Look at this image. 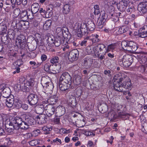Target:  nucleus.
Listing matches in <instances>:
<instances>
[{
  "instance_id": "4c0bfd02",
  "label": "nucleus",
  "mask_w": 147,
  "mask_h": 147,
  "mask_svg": "<svg viewBox=\"0 0 147 147\" xmlns=\"http://www.w3.org/2000/svg\"><path fill=\"white\" fill-rule=\"evenodd\" d=\"M46 86L47 87L45 88H43L47 92L52 91L54 88L53 84L52 82H49V83H48L47 84H46Z\"/></svg>"
},
{
  "instance_id": "f257e3e1",
  "label": "nucleus",
  "mask_w": 147,
  "mask_h": 147,
  "mask_svg": "<svg viewBox=\"0 0 147 147\" xmlns=\"http://www.w3.org/2000/svg\"><path fill=\"white\" fill-rule=\"evenodd\" d=\"M12 119L15 129H18L19 127L23 129H27L30 125H33L35 123L33 117L28 115H24L22 118L16 117Z\"/></svg>"
},
{
  "instance_id": "bb28decb",
  "label": "nucleus",
  "mask_w": 147,
  "mask_h": 147,
  "mask_svg": "<svg viewBox=\"0 0 147 147\" xmlns=\"http://www.w3.org/2000/svg\"><path fill=\"white\" fill-rule=\"evenodd\" d=\"M90 37L92 38L90 40L93 43H95L100 41L98 35L96 34H92Z\"/></svg>"
},
{
  "instance_id": "473e14b6",
  "label": "nucleus",
  "mask_w": 147,
  "mask_h": 147,
  "mask_svg": "<svg viewBox=\"0 0 147 147\" xmlns=\"http://www.w3.org/2000/svg\"><path fill=\"white\" fill-rule=\"evenodd\" d=\"M9 1H11L13 8L15 7L16 5H20L22 2V0H8Z\"/></svg>"
},
{
  "instance_id": "13d9d810",
  "label": "nucleus",
  "mask_w": 147,
  "mask_h": 147,
  "mask_svg": "<svg viewBox=\"0 0 147 147\" xmlns=\"http://www.w3.org/2000/svg\"><path fill=\"white\" fill-rule=\"evenodd\" d=\"M81 81V78L80 76H77L75 79L74 80V82H76L77 83L76 84L78 85L80 83Z\"/></svg>"
},
{
  "instance_id": "680f3d73",
  "label": "nucleus",
  "mask_w": 147,
  "mask_h": 147,
  "mask_svg": "<svg viewBox=\"0 0 147 147\" xmlns=\"http://www.w3.org/2000/svg\"><path fill=\"white\" fill-rule=\"evenodd\" d=\"M23 83L25 86L28 87V89L30 86H32L33 85V83L30 81H27L26 83Z\"/></svg>"
},
{
  "instance_id": "09e8293b",
  "label": "nucleus",
  "mask_w": 147,
  "mask_h": 147,
  "mask_svg": "<svg viewBox=\"0 0 147 147\" xmlns=\"http://www.w3.org/2000/svg\"><path fill=\"white\" fill-rule=\"evenodd\" d=\"M52 65L46 63L44 65V69L47 72H51V71L50 68H51V66Z\"/></svg>"
},
{
  "instance_id": "a18cd8bd",
  "label": "nucleus",
  "mask_w": 147,
  "mask_h": 147,
  "mask_svg": "<svg viewBox=\"0 0 147 147\" xmlns=\"http://www.w3.org/2000/svg\"><path fill=\"white\" fill-rule=\"evenodd\" d=\"M19 135L20 136L19 137L20 138H22V137L24 138H30L33 137L32 133H27L26 134H24L22 133H19Z\"/></svg>"
},
{
  "instance_id": "de8ad7c7",
  "label": "nucleus",
  "mask_w": 147,
  "mask_h": 147,
  "mask_svg": "<svg viewBox=\"0 0 147 147\" xmlns=\"http://www.w3.org/2000/svg\"><path fill=\"white\" fill-rule=\"evenodd\" d=\"M56 65H55L54 66L53 65H52L51 66V67H52V68H50V69H51V71H51V72H49V73L53 74H55L59 72V70H57V69L56 70L57 67L56 66Z\"/></svg>"
},
{
  "instance_id": "69168bd1",
  "label": "nucleus",
  "mask_w": 147,
  "mask_h": 147,
  "mask_svg": "<svg viewBox=\"0 0 147 147\" xmlns=\"http://www.w3.org/2000/svg\"><path fill=\"white\" fill-rule=\"evenodd\" d=\"M141 61L143 64L147 65V58L146 57H143L141 59Z\"/></svg>"
},
{
  "instance_id": "864d4df0",
  "label": "nucleus",
  "mask_w": 147,
  "mask_h": 147,
  "mask_svg": "<svg viewBox=\"0 0 147 147\" xmlns=\"http://www.w3.org/2000/svg\"><path fill=\"white\" fill-rule=\"evenodd\" d=\"M105 4L106 5H107L108 6H113L114 5H116V2L114 0H112L110 1V2H108L107 1H106V2H105Z\"/></svg>"
},
{
  "instance_id": "5701e85b",
  "label": "nucleus",
  "mask_w": 147,
  "mask_h": 147,
  "mask_svg": "<svg viewBox=\"0 0 147 147\" xmlns=\"http://www.w3.org/2000/svg\"><path fill=\"white\" fill-rule=\"evenodd\" d=\"M12 98L9 97H7L6 100V105L8 107H11L13 106L14 102V98L13 96H12Z\"/></svg>"
},
{
  "instance_id": "2eb2a0df",
  "label": "nucleus",
  "mask_w": 147,
  "mask_h": 147,
  "mask_svg": "<svg viewBox=\"0 0 147 147\" xmlns=\"http://www.w3.org/2000/svg\"><path fill=\"white\" fill-rule=\"evenodd\" d=\"M138 36L141 38H145L147 36V26H144L140 29L138 31Z\"/></svg>"
},
{
  "instance_id": "bf43d9fd",
  "label": "nucleus",
  "mask_w": 147,
  "mask_h": 147,
  "mask_svg": "<svg viewBox=\"0 0 147 147\" xmlns=\"http://www.w3.org/2000/svg\"><path fill=\"white\" fill-rule=\"evenodd\" d=\"M18 23V21L17 20H13L11 23V27L12 28L16 29L17 24Z\"/></svg>"
},
{
  "instance_id": "a19ab883",
  "label": "nucleus",
  "mask_w": 147,
  "mask_h": 147,
  "mask_svg": "<svg viewBox=\"0 0 147 147\" xmlns=\"http://www.w3.org/2000/svg\"><path fill=\"white\" fill-rule=\"evenodd\" d=\"M25 25V23L24 21H18V23L17 24L16 29H22L23 26Z\"/></svg>"
},
{
  "instance_id": "393cba45",
  "label": "nucleus",
  "mask_w": 147,
  "mask_h": 147,
  "mask_svg": "<svg viewBox=\"0 0 147 147\" xmlns=\"http://www.w3.org/2000/svg\"><path fill=\"white\" fill-rule=\"evenodd\" d=\"M40 6L37 3H34L32 5L31 7V11L32 13H36L39 11Z\"/></svg>"
},
{
  "instance_id": "c756f323",
  "label": "nucleus",
  "mask_w": 147,
  "mask_h": 147,
  "mask_svg": "<svg viewBox=\"0 0 147 147\" xmlns=\"http://www.w3.org/2000/svg\"><path fill=\"white\" fill-rule=\"evenodd\" d=\"M86 52L88 55L93 54L94 53L95 54L94 47H93L92 46L87 47L86 48Z\"/></svg>"
},
{
  "instance_id": "3c124183",
  "label": "nucleus",
  "mask_w": 147,
  "mask_h": 147,
  "mask_svg": "<svg viewBox=\"0 0 147 147\" xmlns=\"http://www.w3.org/2000/svg\"><path fill=\"white\" fill-rule=\"evenodd\" d=\"M116 47V45L115 43H113L109 45L107 49V51H110L115 49Z\"/></svg>"
},
{
  "instance_id": "49530a36",
  "label": "nucleus",
  "mask_w": 147,
  "mask_h": 147,
  "mask_svg": "<svg viewBox=\"0 0 147 147\" xmlns=\"http://www.w3.org/2000/svg\"><path fill=\"white\" fill-rule=\"evenodd\" d=\"M20 82H21L22 80H23V79H20L19 80ZM24 83H21L20 82L18 83L15 86L14 88H15L17 90H21V87H23V86L24 85Z\"/></svg>"
},
{
  "instance_id": "20e7f679",
  "label": "nucleus",
  "mask_w": 147,
  "mask_h": 147,
  "mask_svg": "<svg viewBox=\"0 0 147 147\" xmlns=\"http://www.w3.org/2000/svg\"><path fill=\"white\" fill-rule=\"evenodd\" d=\"M123 78L122 76H121L120 74L116 75L114 77L115 80L113 83V87L114 89L117 91L122 92L124 91L122 86L123 81L121 82V78Z\"/></svg>"
},
{
  "instance_id": "f704fd0d",
  "label": "nucleus",
  "mask_w": 147,
  "mask_h": 147,
  "mask_svg": "<svg viewBox=\"0 0 147 147\" xmlns=\"http://www.w3.org/2000/svg\"><path fill=\"white\" fill-rule=\"evenodd\" d=\"M10 90L8 88H5L2 91V94L3 97L7 98L10 94Z\"/></svg>"
},
{
  "instance_id": "9d476101",
  "label": "nucleus",
  "mask_w": 147,
  "mask_h": 147,
  "mask_svg": "<svg viewBox=\"0 0 147 147\" xmlns=\"http://www.w3.org/2000/svg\"><path fill=\"white\" fill-rule=\"evenodd\" d=\"M59 80L60 81H63L64 82L71 84V78L69 74L67 72L63 73L61 75Z\"/></svg>"
},
{
  "instance_id": "79ce46f5",
  "label": "nucleus",
  "mask_w": 147,
  "mask_h": 147,
  "mask_svg": "<svg viewBox=\"0 0 147 147\" xmlns=\"http://www.w3.org/2000/svg\"><path fill=\"white\" fill-rule=\"evenodd\" d=\"M71 128L66 129L65 128H61L59 130V132L61 134H68L72 131Z\"/></svg>"
},
{
  "instance_id": "6e6552de",
  "label": "nucleus",
  "mask_w": 147,
  "mask_h": 147,
  "mask_svg": "<svg viewBox=\"0 0 147 147\" xmlns=\"http://www.w3.org/2000/svg\"><path fill=\"white\" fill-rule=\"evenodd\" d=\"M79 52L77 49H74L70 51L68 55V59L71 62L77 60L78 57Z\"/></svg>"
},
{
  "instance_id": "a878e982",
  "label": "nucleus",
  "mask_w": 147,
  "mask_h": 147,
  "mask_svg": "<svg viewBox=\"0 0 147 147\" xmlns=\"http://www.w3.org/2000/svg\"><path fill=\"white\" fill-rule=\"evenodd\" d=\"M93 63V59L89 57L86 58L84 61V64L85 65H86L88 67H90L92 65Z\"/></svg>"
},
{
  "instance_id": "8fccbe9b",
  "label": "nucleus",
  "mask_w": 147,
  "mask_h": 147,
  "mask_svg": "<svg viewBox=\"0 0 147 147\" xmlns=\"http://www.w3.org/2000/svg\"><path fill=\"white\" fill-rule=\"evenodd\" d=\"M94 13L95 15H98L100 13V10L99 6L97 5H94Z\"/></svg>"
},
{
  "instance_id": "f3484780",
  "label": "nucleus",
  "mask_w": 147,
  "mask_h": 147,
  "mask_svg": "<svg viewBox=\"0 0 147 147\" xmlns=\"http://www.w3.org/2000/svg\"><path fill=\"white\" fill-rule=\"evenodd\" d=\"M71 85L69 84L64 82L63 81H60L59 82V88L62 91H64L70 87Z\"/></svg>"
},
{
  "instance_id": "423d86ee",
  "label": "nucleus",
  "mask_w": 147,
  "mask_h": 147,
  "mask_svg": "<svg viewBox=\"0 0 147 147\" xmlns=\"http://www.w3.org/2000/svg\"><path fill=\"white\" fill-rule=\"evenodd\" d=\"M73 28L76 30H78V31H81L84 34H88L87 24L84 23L80 24L76 22L74 25Z\"/></svg>"
},
{
  "instance_id": "ea45409f",
  "label": "nucleus",
  "mask_w": 147,
  "mask_h": 147,
  "mask_svg": "<svg viewBox=\"0 0 147 147\" xmlns=\"http://www.w3.org/2000/svg\"><path fill=\"white\" fill-rule=\"evenodd\" d=\"M69 105L72 107H75L77 105L76 100L74 97L70 98L69 99Z\"/></svg>"
},
{
  "instance_id": "c03bdc74",
  "label": "nucleus",
  "mask_w": 147,
  "mask_h": 147,
  "mask_svg": "<svg viewBox=\"0 0 147 147\" xmlns=\"http://www.w3.org/2000/svg\"><path fill=\"white\" fill-rule=\"evenodd\" d=\"M128 31L127 28L125 26H122L120 27L118 30L117 34H121L127 32Z\"/></svg>"
},
{
  "instance_id": "e433bc0d",
  "label": "nucleus",
  "mask_w": 147,
  "mask_h": 147,
  "mask_svg": "<svg viewBox=\"0 0 147 147\" xmlns=\"http://www.w3.org/2000/svg\"><path fill=\"white\" fill-rule=\"evenodd\" d=\"M70 6L67 4H65L64 5L63 9V13L65 14H67L69 13L70 11Z\"/></svg>"
},
{
  "instance_id": "37998d69",
  "label": "nucleus",
  "mask_w": 147,
  "mask_h": 147,
  "mask_svg": "<svg viewBox=\"0 0 147 147\" xmlns=\"http://www.w3.org/2000/svg\"><path fill=\"white\" fill-rule=\"evenodd\" d=\"M51 20H48L46 21L43 25V28L45 30H48L51 26Z\"/></svg>"
},
{
  "instance_id": "7c9ffc66",
  "label": "nucleus",
  "mask_w": 147,
  "mask_h": 147,
  "mask_svg": "<svg viewBox=\"0 0 147 147\" xmlns=\"http://www.w3.org/2000/svg\"><path fill=\"white\" fill-rule=\"evenodd\" d=\"M28 13L26 11H22L20 13L19 15L21 19L23 20H26L28 19V16H27Z\"/></svg>"
},
{
  "instance_id": "ddd939ff",
  "label": "nucleus",
  "mask_w": 147,
  "mask_h": 147,
  "mask_svg": "<svg viewBox=\"0 0 147 147\" xmlns=\"http://www.w3.org/2000/svg\"><path fill=\"white\" fill-rule=\"evenodd\" d=\"M138 9L140 12L145 13L147 11V2H142L139 4Z\"/></svg>"
},
{
  "instance_id": "412c9836",
  "label": "nucleus",
  "mask_w": 147,
  "mask_h": 147,
  "mask_svg": "<svg viewBox=\"0 0 147 147\" xmlns=\"http://www.w3.org/2000/svg\"><path fill=\"white\" fill-rule=\"evenodd\" d=\"M26 38L24 36L20 35L18 37L16 40L17 45L21 46V44L26 42Z\"/></svg>"
},
{
  "instance_id": "72a5a7b5",
  "label": "nucleus",
  "mask_w": 147,
  "mask_h": 147,
  "mask_svg": "<svg viewBox=\"0 0 147 147\" xmlns=\"http://www.w3.org/2000/svg\"><path fill=\"white\" fill-rule=\"evenodd\" d=\"M58 57H53L52 59L51 60L50 62L51 63L53 64V65L54 66L55 65H56V66L58 67L59 69L61 68V67H60V65H58Z\"/></svg>"
},
{
  "instance_id": "603ef678",
  "label": "nucleus",
  "mask_w": 147,
  "mask_h": 147,
  "mask_svg": "<svg viewBox=\"0 0 147 147\" xmlns=\"http://www.w3.org/2000/svg\"><path fill=\"white\" fill-rule=\"evenodd\" d=\"M62 30L63 29H61V28L58 27L57 28L56 31V33L58 36V37H61L62 35Z\"/></svg>"
},
{
  "instance_id": "5fc2aeb1",
  "label": "nucleus",
  "mask_w": 147,
  "mask_h": 147,
  "mask_svg": "<svg viewBox=\"0 0 147 147\" xmlns=\"http://www.w3.org/2000/svg\"><path fill=\"white\" fill-rule=\"evenodd\" d=\"M53 38H52V36H49L47 40V42L48 43H49L51 45L53 44L55 40H53V38H54L53 36H52Z\"/></svg>"
},
{
  "instance_id": "7ed1b4c3",
  "label": "nucleus",
  "mask_w": 147,
  "mask_h": 147,
  "mask_svg": "<svg viewBox=\"0 0 147 147\" xmlns=\"http://www.w3.org/2000/svg\"><path fill=\"white\" fill-rule=\"evenodd\" d=\"M119 64L127 67L131 65L133 62L132 56L129 54H125L120 57L119 60Z\"/></svg>"
},
{
  "instance_id": "4468645a",
  "label": "nucleus",
  "mask_w": 147,
  "mask_h": 147,
  "mask_svg": "<svg viewBox=\"0 0 147 147\" xmlns=\"http://www.w3.org/2000/svg\"><path fill=\"white\" fill-rule=\"evenodd\" d=\"M65 109L62 106H58L55 108V115L57 117H60L65 114Z\"/></svg>"
},
{
  "instance_id": "c9c22d12",
  "label": "nucleus",
  "mask_w": 147,
  "mask_h": 147,
  "mask_svg": "<svg viewBox=\"0 0 147 147\" xmlns=\"http://www.w3.org/2000/svg\"><path fill=\"white\" fill-rule=\"evenodd\" d=\"M52 129V127L50 125L45 126L42 127V130L44 131H46V132L44 133V134H48L50 133L49 131H51Z\"/></svg>"
},
{
  "instance_id": "a211bd4d",
  "label": "nucleus",
  "mask_w": 147,
  "mask_h": 147,
  "mask_svg": "<svg viewBox=\"0 0 147 147\" xmlns=\"http://www.w3.org/2000/svg\"><path fill=\"white\" fill-rule=\"evenodd\" d=\"M36 119L38 122L40 123H45L47 121V116L44 114H41L37 116Z\"/></svg>"
},
{
  "instance_id": "dca6fc26",
  "label": "nucleus",
  "mask_w": 147,
  "mask_h": 147,
  "mask_svg": "<svg viewBox=\"0 0 147 147\" xmlns=\"http://www.w3.org/2000/svg\"><path fill=\"white\" fill-rule=\"evenodd\" d=\"M107 18V16L106 15L105 13H103L101 17L97 21L98 25L102 27L103 25H105Z\"/></svg>"
},
{
  "instance_id": "6e6d98bb",
  "label": "nucleus",
  "mask_w": 147,
  "mask_h": 147,
  "mask_svg": "<svg viewBox=\"0 0 147 147\" xmlns=\"http://www.w3.org/2000/svg\"><path fill=\"white\" fill-rule=\"evenodd\" d=\"M40 141L38 139H35L31 140L30 142V144L32 146L36 145L37 144H39Z\"/></svg>"
},
{
  "instance_id": "2f4dec72",
  "label": "nucleus",
  "mask_w": 147,
  "mask_h": 147,
  "mask_svg": "<svg viewBox=\"0 0 147 147\" xmlns=\"http://www.w3.org/2000/svg\"><path fill=\"white\" fill-rule=\"evenodd\" d=\"M44 111H45V106L43 105H40L36 108V112L38 114H42Z\"/></svg>"
},
{
  "instance_id": "1a4fd4ad",
  "label": "nucleus",
  "mask_w": 147,
  "mask_h": 147,
  "mask_svg": "<svg viewBox=\"0 0 147 147\" xmlns=\"http://www.w3.org/2000/svg\"><path fill=\"white\" fill-rule=\"evenodd\" d=\"M45 112L48 116L50 117L55 113V107L53 105L49 104L45 106Z\"/></svg>"
},
{
  "instance_id": "9b49d317",
  "label": "nucleus",
  "mask_w": 147,
  "mask_h": 147,
  "mask_svg": "<svg viewBox=\"0 0 147 147\" xmlns=\"http://www.w3.org/2000/svg\"><path fill=\"white\" fill-rule=\"evenodd\" d=\"M95 53H99L102 55L105 54L107 52V48L105 45L103 44H100L94 47Z\"/></svg>"
},
{
  "instance_id": "052dcab7",
  "label": "nucleus",
  "mask_w": 147,
  "mask_h": 147,
  "mask_svg": "<svg viewBox=\"0 0 147 147\" xmlns=\"http://www.w3.org/2000/svg\"><path fill=\"white\" fill-rule=\"evenodd\" d=\"M40 132V131L39 129H37L34 131L32 132L33 137H35L37 136Z\"/></svg>"
},
{
  "instance_id": "4be33fe9",
  "label": "nucleus",
  "mask_w": 147,
  "mask_h": 147,
  "mask_svg": "<svg viewBox=\"0 0 147 147\" xmlns=\"http://www.w3.org/2000/svg\"><path fill=\"white\" fill-rule=\"evenodd\" d=\"M62 32V35L61 37L62 38L63 37V39H64V38H66L69 39L70 38V34L67 28L65 27L63 28Z\"/></svg>"
},
{
  "instance_id": "0e129e2a",
  "label": "nucleus",
  "mask_w": 147,
  "mask_h": 147,
  "mask_svg": "<svg viewBox=\"0 0 147 147\" xmlns=\"http://www.w3.org/2000/svg\"><path fill=\"white\" fill-rule=\"evenodd\" d=\"M146 65H142L140 67V70L142 73H143L145 72L146 70V68L147 67H146V68L145 67V66Z\"/></svg>"
},
{
  "instance_id": "58836bf2",
  "label": "nucleus",
  "mask_w": 147,
  "mask_h": 147,
  "mask_svg": "<svg viewBox=\"0 0 147 147\" xmlns=\"http://www.w3.org/2000/svg\"><path fill=\"white\" fill-rule=\"evenodd\" d=\"M58 99L57 97L55 96H51L48 100V102L50 103L51 105L54 104L57 102Z\"/></svg>"
},
{
  "instance_id": "39448f33",
  "label": "nucleus",
  "mask_w": 147,
  "mask_h": 147,
  "mask_svg": "<svg viewBox=\"0 0 147 147\" xmlns=\"http://www.w3.org/2000/svg\"><path fill=\"white\" fill-rule=\"evenodd\" d=\"M12 118L11 119H3V123L5 126L6 131L9 133L12 132L13 130L15 129L14 127V124L12 122Z\"/></svg>"
},
{
  "instance_id": "c85d7f7f",
  "label": "nucleus",
  "mask_w": 147,
  "mask_h": 147,
  "mask_svg": "<svg viewBox=\"0 0 147 147\" xmlns=\"http://www.w3.org/2000/svg\"><path fill=\"white\" fill-rule=\"evenodd\" d=\"M88 29L90 31H93L95 28V24L91 20H90L87 23Z\"/></svg>"
},
{
  "instance_id": "b1692460",
  "label": "nucleus",
  "mask_w": 147,
  "mask_h": 147,
  "mask_svg": "<svg viewBox=\"0 0 147 147\" xmlns=\"http://www.w3.org/2000/svg\"><path fill=\"white\" fill-rule=\"evenodd\" d=\"M116 6L118 9L121 12H123L127 7L123 1H120L118 3L116 4Z\"/></svg>"
},
{
  "instance_id": "aec40b11",
  "label": "nucleus",
  "mask_w": 147,
  "mask_h": 147,
  "mask_svg": "<svg viewBox=\"0 0 147 147\" xmlns=\"http://www.w3.org/2000/svg\"><path fill=\"white\" fill-rule=\"evenodd\" d=\"M65 40L63 39L62 37H57L55 40L53 44L56 47L59 46L61 44H65Z\"/></svg>"
},
{
  "instance_id": "f8f14e48",
  "label": "nucleus",
  "mask_w": 147,
  "mask_h": 147,
  "mask_svg": "<svg viewBox=\"0 0 147 147\" xmlns=\"http://www.w3.org/2000/svg\"><path fill=\"white\" fill-rule=\"evenodd\" d=\"M28 100L29 103L31 105H36L38 102V98L37 95L32 94L28 97Z\"/></svg>"
},
{
  "instance_id": "cd10ccee",
  "label": "nucleus",
  "mask_w": 147,
  "mask_h": 147,
  "mask_svg": "<svg viewBox=\"0 0 147 147\" xmlns=\"http://www.w3.org/2000/svg\"><path fill=\"white\" fill-rule=\"evenodd\" d=\"M0 34L1 35H4L6 34L7 30V27L6 25L3 23L0 24Z\"/></svg>"
},
{
  "instance_id": "4d7b16f0",
  "label": "nucleus",
  "mask_w": 147,
  "mask_h": 147,
  "mask_svg": "<svg viewBox=\"0 0 147 147\" xmlns=\"http://www.w3.org/2000/svg\"><path fill=\"white\" fill-rule=\"evenodd\" d=\"M85 134L88 136L91 137L94 136L95 135L94 133L90 131H86L85 132Z\"/></svg>"
},
{
  "instance_id": "e2e57ef3",
  "label": "nucleus",
  "mask_w": 147,
  "mask_h": 147,
  "mask_svg": "<svg viewBox=\"0 0 147 147\" xmlns=\"http://www.w3.org/2000/svg\"><path fill=\"white\" fill-rule=\"evenodd\" d=\"M95 54L100 60H102L103 59H105V57L104 55H100L101 54L99 53H95Z\"/></svg>"
},
{
  "instance_id": "0eeeda50",
  "label": "nucleus",
  "mask_w": 147,
  "mask_h": 147,
  "mask_svg": "<svg viewBox=\"0 0 147 147\" xmlns=\"http://www.w3.org/2000/svg\"><path fill=\"white\" fill-rule=\"evenodd\" d=\"M121 82L123 81L122 86L124 88L130 90L132 87V84L131 80L129 78L126 76H123V78L120 79Z\"/></svg>"
},
{
  "instance_id": "338daca9",
  "label": "nucleus",
  "mask_w": 147,
  "mask_h": 147,
  "mask_svg": "<svg viewBox=\"0 0 147 147\" xmlns=\"http://www.w3.org/2000/svg\"><path fill=\"white\" fill-rule=\"evenodd\" d=\"M22 105L21 101L18 100L17 102H16L15 103V105L18 108L21 107Z\"/></svg>"
},
{
  "instance_id": "774afa93",
  "label": "nucleus",
  "mask_w": 147,
  "mask_h": 147,
  "mask_svg": "<svg viewBox=\"0 0 147 147\" xmlns=\"http://www.w3.org/2000/svg\"><path fill=\"white\" fill-rule=\"evenodd\" d=\"M39 12L42 15H45L47 13L45 9H44L42 8H40Z\"/></svg>"
},
{
  "instance_id": "f03ea898",
  "label": "nucleus",
  "mask_w": 147,
  "mask_h": 147,
  "mask_svg": "<svg viewBox=\"0 0 147 147\" xmlns=\"http://www.w3.org/2000/svg\"><path fill=\"white\" fill-rule=\"evenodd\" d=\"M121 46L124 50L132 52L135 51L138 48L137 44L131 41H122Z\"/></svg>"
},
{
  "instance_id": "6ab92c4d",
  "label": "nucleus",
  "mask_w": 147,
  "mask_h": 147,
  "mask_svg": "<svg viewBox=\"0 0 147 147\" xmlns=\"http://www.w3.org/2000/svg\"><path fill=\"white\" fill-rule=\"evenodd\" d=\"M51 82L50 78L48 76H42L41 79V83L43 87V88H47L46 84H47Z\"/></svg>"
}]
</instances>
